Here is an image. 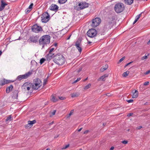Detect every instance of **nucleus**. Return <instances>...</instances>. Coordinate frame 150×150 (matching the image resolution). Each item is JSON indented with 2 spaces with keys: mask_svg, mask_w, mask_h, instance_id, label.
Here are the masks:
<instances>
[{
  "mask_svg": "<svg viewBox=\"0 0 150 150\" xmlns=\"http://www.w3.org/2000/svg\"><path fill=\"white\" fill-rule=\"evenodd\" d=\"M88 6V4L85 1H79L76 3L74 7L75 9L77 11H80L87 8Z\"/></svg>",
  "mask_w": 150,
  "mask_h": 150,
  "instance_id": "obj_1",
  "label": "nucleus"
},
{
  "mask_svg": "<svg viewBox=\"0 0 150 150\" xmlns=\"http://www.w3.org/2000/svg\"><path fill=\"white\" fill-rule=\"evenodd\" d=\"M50 37L49 35H43L41 37L39 40V43L40 45H42V47L45 45L49 44L50 42Z\"/></svg>",
  "mask_w": 150,
  "mask_h": 150,
  "instance_id": "obj_2",
  "label": "nucleus"
},
{
  "mask_svg": "<svg viewBox=\"0 0 150 150\" xmlns=\"http://www.w3.org/2000/svg\"><path fill=\"white\" fill-rule=\"evenodd\" d=\"M54 61L56 64L59 65L63 64L65 62L64 57L62 55L60 54H58L55 55Z\"/></svg>",
  "mask_w": 150,
  "mask_h": 150,
  "instance_id": "obj_3",
  "label": "nucleus"
},
{
  "mask_svg": "<svg viewBox=\"0 0 150 150\" xmlns=\"http://www.w3.org/2000/svg\"><path fill=\"white\" fill-rule=\"evenodd\" d=\"M125 9V6L122 3H118L115 5L114 9L117 13H119L122 12Z\"/></svg>",
  "mask_w": 150,
  "mask_h": 150,
  "instance_id": "obj_4",
  "label": "nucleus"
},
{
  "mask_svg": "<svg viewBox=\"0 0 150 150\" xmlns=\"http://www.w3.org/2000/svg\"><path fill=\"white\" fill-rule=\"evenodd\" d=\"M32 83L27 82L25 83L22 86V89L24 91H29L32 88Z\"/></svg>",
  "mask_w": 150,
  "mask_h": 150,
  "instance_id": "obj_5",
  "label": "nucleus"
},
{
  "mask_svg": "<svg viewBox=\"0 0 150 150\" xmlns=\"http://www.w3.org/2000/svg\"><path fill=\"white\" fill-rule=\"evenodd\" d=\"M97 34V31L93 28L89 29L87 32L88 36L91 38H93Z\"/></svg>",
  "mask_w": 150,
  "mask_h": 150,
  "instance_id": "obj_6",
  "label": "nucleus"
},
{
  "mask_svg": "<svg viewBox=\"0 0 150 150\" xmlns=\"http://www.w3.org/2000/svg\"><path fill=\"white\" fill-rule=\"evenodd\" d=\"M101 21V20L99 18H96L93 20L91 26L93 27H97L100 24Z\"/></svg>",
  "mask_w": 150,
  "mask_h": 150,
  "instance_id": "obj_7",
  "label": "nucleus"
},
{
  "mask_svg": "<svg viewBox=\"0 0 150 150\" xmlns=\"http://www.w3.org/2000/svg\"><path fill=\"white\" fill-rule=\"evenodd\" d=\"M114 21L115 19L113 18L110 19L109 21L106 23L105 26L109 30L114 25Z\"/></svg>",
  "mask_w": 150,
  "mask_h": 150,
  "instance_id": "obj_8",
  "label": "nucleus"
},
{
  "mask_svg": "<svg viewBox=\"0 0 150 150\" xmlns=\"http://www.w3.org/2000/svg\"><path fill=\"white\" fill-rule=\"evenodd\" d=\"M41 20L42 22L47 23L49 20V15L46 12L44 13L41 17Z\"/></svg>",
  "mask_w": 150,
  "mask_h": 150,
  "instance_id": "obj_9",
  "label": "nucleus"
},
{
  "mask_svg": "<svg viewBox=\"0 0 150 150\" xmlns=\"http://www.w3.org/2000/svg\"><path fill=\"white\" fill-rule=\"evenodd\" d=\"M32 31L35 33H38L42 30V28L41 27L37 25H33L32 28Z\"/></svg>",
  "mask_w": 150,
  "mask_h": 150,
  "instance_id": "obj_10",
  "label": "nucleus"
},
{
  "mask_svg": "<svg viewBox=\"0 0 150 150\" xmlns=\"http://www.w3.org/2000/svg\"><path fill=\"white\" fill-rule=\"evenodd\" d=\"M75 46L76 49L78 50L79 52L81 53L82 51V49L81 47V42L79 41H76Z\"/></svg>",
  "mask_w": 150,
  "mask_h": 150,
  "instance_id": "obj_11",
  "label": "nucleus"
},
{
  "mask_svg": "<svg viewBox=\"0 0 150 150\" xmlns=\"http://www.w3.org/2000/svg\"><path fill=\"white\" fill-rule=\"evenodd\" d=\"M12 82V81L9 80H7L5 79L1 80L0 81V85L3 86L5 84L8 83Z\"/></svg>",
  "mask_w": 150,
  "mask_h": 150,
  "instance_id": "obj_12",
  "label": "nucleus"
},
{
  "mask_svg": "<svg viewBox=\"0 0 150 150\" xmlns=\"http://www.w3.org/2000/svg\"><path fill=\"white\" fill-rule=\"evenodd\" d=\"M36 122L35 120H33L32 121H28V124L25 125V127L26 128H30L32 126V125Z\"/></svg>",
  "mask_w": 150,
  "mask_h": 150,
  "instance_id": "obj_13",
  "label": "nucleus"
},
{
  "mask_svg": "<svg viewBox=\"0 0 150 150\" xmlns=\"http://www.w3.org/2000/svg\"><path fill=\"white\" fill-rule=\"evenodd\" d=\"M51 10L57 11L58 8V6L55 4H52L49 8Z\"/></svg>",
  "mask_w": 150,
  "mask_h": 150,
  "instance_id": "obj_14",
  "label": "nucleus"
},
{
  "mask_svg": "<svg viewBox=\"0 0 150 150\" xmlns=\"http://www.w3.org/2000/svg\"><path fill=\"white\" fill-rule=\"evenodd\" d=\"M38 37L37 36H32L30 38V39L31 42H36L38 40Z\"/></svg>",
  "mask_w": 150,
  "mask_h": 150,
  "instance_id": "obj_15",
  "label": "nucleus"
},
{
  "mask_svg": "<svg viewBox=\"0 0 150 150\" xmlns=\"http://www.w3.org/2000/svg\"><path fill=\"white\" fill-rule=\"evenodd\" d=\"M54 56V54L53 53H49L46 56V59L47 61H49Z\"/></svg>",
  "mask_w": 150,
  "mask_h": 150,
  "instance_id": "obj_16",
  "label": "nucleus"
},
{
  "mask_svg": "<svg viewBox=\"0 0 150 150\" xmlns=\"http://www.w3.org/2000/svg\"><path fill=\"white\" fill-rule=\"evenodd\" d=\"M41 86L39 83H33V84H32V88L34 89H38Z\"/></svg>",
  "mask_w": 150,
  "mask_h": 150,
  "instance_id": "obj_17",
  "label": "nucleus"
},
{
  "mask_svg": "<svg viewBox=\"0 0 150 150\" xmlns=\"http://www.w3.org/2000/svg\"><path fill=\"white\" fill-rule=\"evenodd\" d=\"M51 100L53 102H55L58 100V97L55 95H52L51 96Z\"/></svg>",
  "mask_w": 150,
  "mask_h": 150,
  "instance_id": "obj_18",
  "label": "nucleus"
},
{
  "mask_svg": "<svg viewBox=\"0 0 150 150\" xmlns=\"http://www.w3.org/2000/svg\"><path fill=\"white\" fill-rule=\"evenodd\" d=\"M109 30V29H108V28L106 27V26L105 25L102 29L101 30L100 32L101 33V35H104V33L107 32Z\"/></svg>",
  "mask_w": 150,
  "mask_h": 150,
  "instance_id": "obj_19",
  "label": "nucleus"
},
{
  "mask_svg": "<svg viewBox=\"0 0 150 150\" xmlns=\"http://www.w3.org/2000/svg\"><path fill=\"white\" fill-rule=\"evenodd\" d=\"M108 75L107 74H105L103 75L102 76L100 77L98 79V81H105V79H104L105 77H108Z\"/></svg>",
  "mask_w": 150,
  "mask_h": 150,
  "instance_id": "obj_20",
  "label": "nucleus"
},
{
  "mask_svg": "<svg viewBox=\"0 0 150 150\" xmlns=\"http://www.w3.org/2000/svg\"><path fill=\"white\" fill-rule=\"evenodd\" d=\"M138 95V92L137 90H135L134 92H133L132 98H137Z\"/></svg>",
  "mask_w": 150,
  "mask_h": 150,
  "instance_id": "obj_21",
  "label": "nucleus"
},
{
  "mask_svg": "<svg viewBox=\"0 0 150 150\" xmlns=\"http://www.w3.org/2000/svg\"><path fill=\"white\" fill-rule=\"evenodd\" d=\"M32 74V71H29L25 74L23 75L24 79H26L29 77Z\"/></svg>",
  "mask_w": 150,
  "mask_h": 150,
  "instance_id": "obj_22",
  "label": "nucleus"
},
{
  "mask_svg": "<svg viewBox=\"0 0 150 150\" xmlns=\"http://www.w3.org/2000/svg\"><path fill=\"white\" fill-rule=\"evenodd\" d=\"M13 88V86L12 85H10L9 86L7 87L6 88V92L7 93H9L11 91Z\"/></svg>",
  "mask_w": 150,
  "mask_h": 150,
  "instance_id": "obj_23",
  "label": "nucleus"
},
{
  "mask_svg": "<svg viewBox=\"0 0 150 150\" xmlns=\"http://www.w3.org/2000/svg\"><path fill=\"white\" fill-rule=\"evenodd\" d=\"M125 3L127 4H131L133 2V0H125Z\"/></svg>",
  "mask_w": 150,
  "mask_h": 150,
  "instance_id": "obj_24",
  "label": "nucleus"
},
{
  "mask_svg": "<svg viewBox=\"0 0 150 150\" xmlns=\"http://www.w3.org/2000/svg\"><path fill=\"white\" fill-rule=\"evenodd\" d=\"M34 83H39L40 85L41 86V80L39 79H35L34 80Z\"/></svg>",
  "mask_w": 150,
  "mask_h": 150,
  "instance_id": "obj_25",
  "label": "nucleus"
},
{
  "mask_svg": "<svg viewBox=\"0 0 150 150\" xmlns=\"http://www.w3.org/2000/svg\"><path fill=\"white\" fill-rule=\"evenodd\" d=\"M18 92L17 91H16L14 92L12 96V97L14 99H17L18 97Z\"/></svg>",
  "mask_w": 150,
  "mask_h": 150,
  "instance_id": "obj_26",
  "label": "nucleus"
},
{
  "mask_svg": "<svg viewBox=\"0 0 150 150\" xmlns=\"http://www.w3.org/2000/svg\"><path fill=\"white\" fill-rule=\"evenodd\" d=\"M108 67V65H105V66H103L100 69L101 71L103 72L104 70L107 69Z\"/></svg>",
  "mask_w": 150,
  "mask_h": 150,
  "instance_id": "obj_27",
  "label": "nucleus"
},
{
  "mask_svg": "<svg viewBox=\"0 0 150 150\" xmlns=\"http://www.w3.org/2000/svg\"><path fill=\"white\" fill-rule=\"evenodd\" d=\"M140 16L141 14H139L137 16H136V19L133 23V24H135L136 23V22L138 21V19L140 18Z\"/></svg>",
  "mask_w": 150,
  "mask_h": 150,
  "instance_id": "obj_28",
  "label": "nucleus"
},
{
  "mask_svg": "<svg viewBox=\"0 0 150 150\" xmlns=\"http://www.w3.org/2000/svg\"><path fill=\"white\" fill-rule=\"evenodd\" d=\"M1 6L4 8L7 5V4L4 2L3 0H1Z\"/></svg>",
  "mask_w": 150,
  "mask_h": 150,
  "instance_id": "obj_29",
  "label": "nucleus"
},
{
  "mask_svg": "<svg viewBox=\"0 0 150 150\" xmlns=\"http://www.w3.org/2000/svg\"><path fill=\"white\" fill-rule=\"evenodd\" d=\"M91 84L89 83L84 87V89L85 90L88 89L91 87Z\"/></svg>",
  "mask_w": 150,
  "mask_h": 150,
  "instance_id": "obj_30",
  "label": "nucleus"
},
{
  "mask_svg": "<svg viewBox=\"0 0 150 150\" xmlns=\"http://www.w3.org/2000/svg\"><path fill=\"white\" fill-rule=\"evenodd\" d=\"M23 79H24L23 75H19L17 77V79L20 81L22 80Z\"/></svg>",
  "mask_w": 150,
  "mask_h": 150,
  "instance_id": "obj_31",
  "label": "nucleus"
},
{
  "mask_svg": "<svg viewBox=\"0 0 150 150\" xmlns=\"http://www.w3.org/2000/svg\"><path fill=\"white\" fill-rule=\"evenodd\" d=\"M129 71H127L126 72H124L122 74V76L123 77H126L129 74Z\"/></svg>",
  "mask_w": 150,
  "mask_h": 150,
  "instance_id": "obj_32",
  "label": "nucleus"
},
{
  "mask_svg": "<svg viewBox=\"0 0 150 150\" xmlns=\"http://www.w3.org/2000/svg\"><path fill=\"white\" fill-rule=\"evenodd\" d=\"M56 112V110H54L53 112H50V117H52L53 116L55 115Z\"/></svg>",
  "mask_w": 150,
  "mask_h": 150,
  "instance_id": "obj_33",
  "label": "nucleus"
},
{
  "mask_svg": "<svg viewBox=\"0 0 150 150\" xmlns=\"http://www.w3.org/2000/svg\"><path fill=\"white\" fill-rule=\"evenodd\" d=\"M67 0H59L58 2L60 4H63L65 3Z\"/></svg>",
  "mask_w": 150,
  "mask_h": 150,
  "instance_id": "obj_34",
  "label": "nucleus"
},
{
  "mask_svg": "<svg viewBox=\"0 0 150 150\" xmlns=\"http://www.w3.org/2000/svg\"><path fill=\"white\" fill-rule=\"evenodd\" d=\"M79 95V94L78 93H73L72 94H71V97H77Z\"/></svg>",
  "mask_w": 150,
  "mask_h": 150,
  "instance_id": "obj_35",
  "label": "nucleus"
},
{
  "mask_svg": "<svg viewBox=\"0 0 150 150\" xmlns=\"http://www.w3.org/2000/svg\"><path fill=\"white\" fill-rule=\"evenodd\" d=\"M45 59L44 58H42L40 59V63L41 64H43L45 61Z\"/></svg>",
  "mask_w": 150,
  "mask_h": 150,
  "instance_id": "obj_36",
  "label": "nucleus"
},
{
  "mask_svg": "<svg viewBox=\"0 0 150 150\" xmlns=\"http://www.w3.org/2000/svg\"><path fill=\"white\" fill-rule=\"evenodd\" d=\"M11 115H9L7 118V119L6 120V121H11Z\"/></svg>",
  "mask_w": 150,
  "mask_h": 150,
  "instance_id": "obj_37",
  "label": "nucleus"
},
{
  "mask_svg": "<svg viewBox=\"0 0 150 150\" xmlns=\"http://www.w3.org/2000/svg\"><path fill=\"white\" fill-rule=\"evenodd\" d=\"M73 112H74V110H71L70 113L67 116V118L71 116V115H72L73 114Z\"/></svg>",
  "mask_w": 150,
  "mask_h": 150,
  "instance_id": "obj_38",
  "label": "nucleus"
},
{
  "mask_svg": "<svg viewBox=\"0 0 150 150\" xmlns=\"http://www.w3.org/2000/svg\"><path fill=\"white\" fill-rule=\"evenodd\" d=\"M125 58V57H124L121 58L119 61V62L118 63V64H119L120 62H122L123 60H124Z\"/></svg>",
  "mask_w": 150,
  "mask_h": 150,
  "instance_id": "obj_39",
  "label": "nucleus"
},
{
  "mask_svg": "<svg viewBox=\"0 0 150 150\" xmlns=\"http://www.w3.org/2000/svg\"><path fill=\"white\" fill-rule=\"evenodd\" d=\"M33 3L31 4L28 7V8L29 9L31 10L32 9V8H33Z\"/></svg>",
  "mask_w": 150,
  "mask_h": 150,
  "instance_id": "obj_40",
  "label": "nucleus"
},
{
  "mask_svg": "<svg viewBox=\"0 0 150 150\" xmlns=\"http://www.w3.org/2000/svg\"><path fill=\"white\" fill-rule=\"evenodd\" d=\"M69 146V144L65 146H64L63 148H62V149H66L67 148H68Z\"/></svg>",
  "mask_w": 150,
  "mask_h": 150,
  "instance_id": "obj_41",
  "label": "nucleus"
},
{
  "mask_svg": "<svg viewBox=\"0 0 150 150\" xmlns=\"http://www.w3.org/2000/svg\"><path fill=\"white\" fill-rule=\"evenodd\" d=\"M81 79V78H78L73 83H75L78 81H79Z\"/></svg>",
  "mask_w": 150,
  "mask_h": 150,
  "instance_id": "obj_42",
  "label": "nucleus"
},
{
  "mask_svg": "<svg viewBox=\"0 0 150 150\" xmlns=\"http://www.w3.org/2000/svg\"><path fill=\"white\" fill-rule=\"evenodd\" d=\"M121 142L124 144H126L128 143V141L127 140H124L122 141Z\"/></svg>",
  "mask_w": 150,
  "mask_h": 150,
  "instance_id": "obj_43",
  "label": "nucleus"
},
{
  "mask_svg": "<svg viewBox=\"0 0 150 150\" xmlns=\"http://www.w3.org/2000/svg\"><path fill=\"white\" fill-rule=\"evenodd\" d=\"M47 79H45L44 80L43 82V85H45L47 83Z\"/></svg>",
  "mask_w": 150,
  "mask_h": 150,
  "instance_id": "obj_44",
  "label": "nucleus"
},
{
  "mask_svg": "<svg viewBox=\"0 0 150 150\" xmlns=\"http://www.w3.org/2000/svg\"><path fill=\"white\" fill-rule=\"evenodd\" d=\"M126 101L128 103H132L133 102V100L132 99L127 100Z\"/></svg>",
  "mask_w": 150,
  "mask_h": 150,
  "instance_id": "obj_45",
  "label": "nucleus"
},
{
  "mask_svg": "<svg viewBox=\"0 0 150 150\" xmlns=\"http://www.w3.org/2000/svg\"><path fill=\"white\" fill-rule=\"evenodd\" d=\"M147 58V56L145 55L142 57V60H144L145 59H146Z\"/></svg>",
  "mask_w": 150,
  "mask_h": 150,
  "instance_id": "obj_46",
  "label": "nucleus"
},
{
  "mask_svg": "<svg viewBox=\"0 0 150 150\" xmlns=\"http://www.w3.org/2000/svg\"><path fill=\"white\" fill-rule=\"evenodd\" d=\"M149 81H146V82H145L144 83V86H147V85H148L149 84Z\"/></svg>",
  "mask_w": 150,
  "mask_h": 150,
  "instance_id": "obj_47",
  "label": "nucleus"
},
{
  "mask_svg": "<svg viewBox=\"0 0 150 150\" xmlns=\"http://www.w3.org/2000/svg\"><path fill=\"white\" fill-rule=\"evenodd\" d=\"M31 10L29 9L28 8H27L26 10H25V11L26 13H29L30 11Z\"/></svg>",
  "mask_w": 150,
  "mask_h": 150,
  "instance_id": "obj_48",
  "label": "nucleus"
},
{
  "mask_svg": "<svg viewBox=\"0 0 150 150\" xmlns=\"http://www.w3.org/2000/svg\"><path fill=\"white\" fill-rule=\"evenodd\" d=\"M60 99V100H64V99L65 98V97H58Z\"/></svg>",
  "mask_w": 150,
  "mask_h": 150,
  "instance_id": "obj_49",
  "label": "nucleus"
},
{
  "mask_svg": "<svg viewBox=\"0 0 150 150\" xmlns=\"http://www.w3.org/2000/svg\"><path fill=\"white\" fill-rule=\"evenodd\" d=\"M133 114V113H129L127 114V116L128 117H130L132 116Z\"/></svg>",
  "mask_w": 150,
  "mask_h": 150,
  "instance_id": "obj_50",
  "label": "nucleus"
},
{
  "mask_svg": "<svg viewBox=\"0 0 150 150\" xmlns=\"http://www.w3.org/2000/svg\"><path fill=\"white\" fill-rule=\"evenodd\" d=\"M150 73V70H148L145 73V74L146 75Z\"/></svg>",
  "mask_w": 150,
  "mask_h": 150,
  "instance_id": "obj_51",
  "label": "nucleus"
},
{
  "mask_svg": "<svg viewBox=\"0 0 150 150\" xmlns=\"http://www.w3.org/2000/svg\"><path fill=\"white\" fill-rule=\"evenodd\" d=\"M4 8L2 6H0V11H2L4 9Z\"/></svg>",
  "mask_w": 150,
  "mask_h": 150,
  "instance_id": "obj_52",
  "label": "nucleus"
},
{
  "mask_svg": "<svg viewBox=\"0 0 150 150\" xmlns=\"http://www.w3.org/2000/svg\"><path fill=\"white\" fill-rule=\"evenodd\" d=\"M54 50V49L53 48H52L50 50L49 53H52V52Z\"/></svg>",
  "mask_w": 150,
  "mask_h": 150,
  "instance_id": "obj_53",
  "label": "nucleus"
},
{
  "mask_svg": "<svg viewBox=\"0 0 150 150\" xmlns=\"http://www.w3.org/2000/svg\"><path fill=\"white\" fill-rule=\"evenodd\" d=\"M114 149V148L113 146L111 147L110 149V150H113Z\"/></svg>",
  "mask_w": 150,
  "mask_h": 150,
  "instance_id": "obj_54",
  "label": "nucleus"
},
{
  "mask_svg": "<svg viewBox=\"0 0 150 150\" xmlns=\"http://www.w3.org/2000/svg\"><path fill=\"white\" fill-rule=\"evenodd\" d=\"M82 129V128H81L80 129H77V131L78 132H80Z\"/></svg>",
  "mask_w": 150,
  "mask_h": 150,
  "instance_id": "obj_55",
  "label": "nucleus"
},
{
  "mask_svg": "<svg viewBox=\"0 0 150 150\" xmlns=\"http://www.w3.org/2000/svg\"><path fill=\"white\" fill-rule=\"evenodd\" d=\"M88 132V130H86L84 132V134H86Z\"/></svg>",
  "mask_w": 150,
  "mask_h": 150,
  "instance_id": "obj_56",
  "label": "nucleus"
},
{
  "mask_svg": "<svg viewBox=\"0 0 150 150\" xmlns=\"http://www.w3.org/2000/svg\"><path fill=\"white\" fill-rule=\"evenodd\" d=\"M147 44L148 45H150V39L147 42Z\"/></svg>",
  "mask_w": 150,
  "mask_h": 150,
  "instance_id": "obj_57",
  "label": "nucleus"
},
{
  "mask_svg": "<svg viewBox=\"0 0 150 150\" xmlns=\"http://www.w3.org/2000/svg\"><path fill=\"white\" fill-rule=\"evenodd\" d=\"M88 79V77H87L85 79H84L83 81H86V80H87Z\"/></svg>",
  "mask_w": 150,
  "mask_h": 150,
  "instance_id": "obj_58",
  "label": "nucleus"
},
{
  "mask_svg": "<svg viewBox=\"0 0 150 150\" xmlns=\"http://www.w3.org/2000/svg\"><path fill=\"white\" fill-rule=\"evenodd\" d=\"M142 128V127L141 126H139L138 127V129H140Z\"/></svg>",
  "mask_w": 150,
  "mask_h": 150,
  "instance_id": "obj_59",
  "label": "nucleus"
},
{
  "mask_svg": "<svg viewBox=\"0 0 150 150\" xmlns=\"http://www.w3.org/2000/svg\"><path fill=\"white\" fill-rule=\"evenodd\" d=\"M2 52L1 50H0V56L1 55Z\"/></svg>",
  "mask_w": 150,
  "mask_h": 150,
  "instance_id": "obj_60",
  "label": "nucleus"
},
{
  "mask_svg": "<svg viewBox=\"0 0 150 150\" xmlns=\"http://www.w3.org/2000/svg\"><path fill=\"white\" fill-rule=\"evenodd\" d=\"M103 125L105 126L106 125V123H103Z\"/></svg>",
  "mask_w": 150,
  "mask_h": 150,
  "instance_id": "obj_61",
  "label": "nucleus"
},
{
  "mask_svg": "<svg viewBox=\"0 0 150 150\" xmlns=\"http://www.w3.org/2000/svg\"><path fill=\"white\" fill-rule=\"evenodd\" d=\"M131 62H129V63H128V64L126 65V66H127V65H129V64H131Z\"/></svg>",
  "mask_w": 150,
  "mask_h": 150,
  "instance_id": "obj_62",
  "label": "nucleus"
},
{
  "mask_svg": "<svg viewBox=\"0 0 150 150\" xmlns=\"http://www.w3.org/2000/svg\"><path fill=\"white\" fill-rule=\"evenodd\" d=\"M50 150V149L48 148V149H47L46 150Z\"/></svg>",
  "mask_w": 150,
  "mask_h": 150,
  "instance_id": "obj_63",
  "label": "nucleus"
},
{
  "mask_svg": "<svg viewBox=\"0 0 150 150\" xmlns=\"http://www.w3.org/2000/svg\"><path fill=\"white\" fill-rule=\"evenodd\" d=\"M82 150V149H80V150Z\"/></svg>",
  "mask_w": 150,
  "mask_h": 150,
  "instance_id": "obj_64",
  "label": "nucleus"
}]
</instances>
